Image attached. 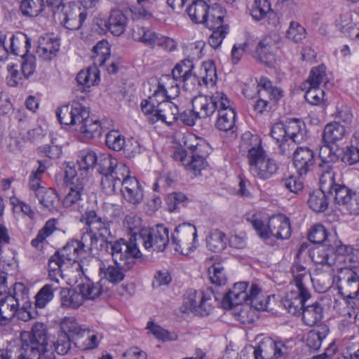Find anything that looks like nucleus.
I'll return each instance as SVG.
<instances>
[{
	"label": "nucleus",
	"instance_id": "nucleus-51",
	"mask_svg": "<svg viewBox=\"0 0 359 359\" xmlns=\"http://www.w3.org/2000/svg\"><path fill=\"white\" fill-rule=\"evenodd\" d=\"M309 208L317 212L325 211L328 206V201L325 192L322 189L312 191L308 199Z\"/></svg>",
	"mask_w": 359,
	"mask_h": 359
},
{
	"label": "nucleus",
	"instance_id": "nucleus-20",
	"mask_svg": "<svg viewBox=\"0 0 359 359\" xmlns=\"http://www.w3.org/2000/svg\"><path fill=\"white\" fill-rule=\"evenodd\" d=\"M130 174V170L126 164H121L113 172L103 175L101 180V187L108 195L116 192V188L121 186L122 179Z\"/></svg>",
	"mask_w": 359,
	"mask_h": 359
},
{
	"label": "nucleus",
	"instance_id": "nucleus-36",
	"mask_svg": "<svg viewBox=\"0 0 359 359\" xmlns=\"http://www.w3.org/2000/svg\"><path fill=\"white\" fill-rule=\"evenodd\" d=\"M345 135V126L341 125L338 121H333L325 126L323 140L326 144H335L341 140Z\"/></svg>",
	"mask_w": 359,
	"mask_h": 359
},
{
	"label": "nucleus",
	"instance_id": "nucleus-1",
	"mask_svg": "<svg viewBox=\"0 0 359 359\" xmlns=\"http://www.w3.org/2000/svg\"><path fill=\"white\" fill-rule=\"evenodd\" d=\"M20 341L0 349V359H55L53 344L48 341L47 328L42 323H36L31 332L21 333Z\"/></svg>",
	"mask_w": 359,
	"mask_h": 359
},
{
	"label": "nucleus",
	"instance_id": "nucleus-37",
	"mask_svg": "<svg viewBox=\"0 0 359 359\" xmlns=\"http://www.w3.org/2000/svg\"><path fill=\"white\" fill-rule=\"evenodd\" d=\"M248 299L246 302L250 304L252 307L259 311H266L269 301V296H264L261 294L260 287L255 283H252L248 290Z\"/></svg>",
	"mask_w": 359,
	"mask_h": 359
},
{
	"label": "nucleus",
	"instance_id": "nucleus-39",
	"mask_svg": "<svg viewBox=\"0 0 359 359\" xmlns=\"http://www.w3.org/2000/svg\"><path fill=\"white\" fill-rule=\"evenodd\" d=\"M127 18L120 10H112L106 27L115 36L122 34L126 27Z\"/></svg>",
	"mask_w": 359,
	"mask_h": 359
},
{
	"label": "nucleus",
	"instance_id": "nucleus-19",
	"mask_svg": "<svg viewBox=\"0 0 359 359\" xmlns=\"http://www.w3.org/2000/svg\"><path fill=\"white\" fill-rule=\"evenodd\" d=\"M123 198L132 205L140 204L144 198V191L142 186L135 177L128 176L122 179L121 189Z\"/></svg>",
	"mask_w": 359,
	"mask_h": 359
},
{
	"label": "nucleus",
	"instance_id": "nucleus-27",
	"mask_svg": "<svg viewBox=\"0 0 359 359\" xmlns=\"http://www.w3.org/2000/svg\"><path fill=\"white\" fill-rule=\"evenodd\" d=\"M172 158L175 161H180L185 167V169L194 176L201 175L202 170V156L198 153L192 154L191 160L187 161V151L183 149H177Z\"/></svg>",
	"mask_w": 359,
	"mask_h": 359
},
{
	"label": "nucleus",
	"instance_id": "nucleus-22",
	"mask_svg": "<svg viewBox=\"0 0 359 359\" xmlns=\"http://www.w3.org/2000/svg\"><path fill=\"white\" fill-rule=\"evenodd\" d=\"M344 281L339 287V293L346 299L347 304L349 300H353L359 297V276L356 269L347 270Z\"/></svg>",
	"mask_w": 359,
	"mask_h": 359
},
{
	"label": "nucleus",
	"instance_id": "nucleus-49",
	"mask_svg": "<svg viewBox=\"0 0 359 359\" xmlns=\"http://www.w3.org/2000/svg\"><path fill=\"white\" fill-rule=\"evenodd\" d=\"M45 8L44 0H22L20 9L24 16L34 18L38 16Z\"/></svg>",
	"mask_w": 359,
	"mask_h": 359
},
{
	"label": "nucleus",
	"instance_id": "nucleus-32",
	"mask_svg": "<svg viewBox=\"0 0 359 359\" xmlns=\"http://www.w3.org/2000/svg\"><path fill=\"white\" fill-rule=\"evenodd\" d=\"M253 56L266 66L273 65L275 57L272 51V42L270 38H264L258 43Z\"/></svg>",
	"mask_w": 359,
	"mask_h": 359
},
{
	"label": "nucleus",
	"instance_id": "nucleus-47",
	"mask_svg": "<svg viewBox=\"0 0 359 359\" xmlns=\"http://www.w3.org/2000/svg\"><path fill=\"white\" fill-rule=\"evenodd\" d=\"M59 253L63 259L70 265L76 262L79 256L83 252L81 245H79V241L72 239L67 243Z\"/></svg>",
	"mask_w": 359,
	"mask_h": 359
},
{
	"label": "nucleus",
	"instance_id": "nucleus-18",
	"mask_svg": "<svg viewBox=\"0 0 359 359\" xmlns=\"http://www.w3.org/2000/svg\"><path fill=\"white\" fill-rule=\"evenodd\" d=\"M87 108L79 102L62 106L56 114L61 124L77 126L83 115H87Z\"/></svg>",
	"mask_w": 359,
	"mask_h": 359
},
{
	"label": "nucleus",
	"instance_id": "nucleus-34",
	"mask_svg": "<svg viewBox=\"0 0 359 359\" xmlns=\"http://www.w3.org/2000/svg\"><path fill=\"white\" fill-rule=\"evenodd\" d=\"M179 109L176 104L172 102L162 104V107L156 109L151 122L161 121L168 125H171L178 118Z\"/></svg>",
	"mask_w": 359,
	"mask_h": 359
},
{
	"label": "nucleus",
	"instance_id": "nucleus-33",
	"mask_svg": "<svg viewBox=\"0 0 359 359\" xmlns=\"http://www.w3.org/2000/svg\"><path fill=\"white\" fill-rule=\"evenodd\" d=\"M300 314L302 315L304 323L311 327L322 320L323 317V308L318 302L309 305L304 304Z\"/></svg>",
	"mask_w": 359,
	"mask_h": 359
},
{
	"label": "nucleus",
	"instance_id": "nucleus-13",
	"mask_svg": "<svg viewBox=\"0 0 359 359\" xmlns=\"http://www.w3.org/2000/svg\"><path fill=\"white\" fill-rule=\"evenodd\" d=\"M196 227L191 224L183 223L175 228L172 235L171 244L175 251L188 255L196 248Z\"/></svg>",
	"mask_w": 359,
	"mask_h": 359
},
{
	"label": "nucleus",
	"instance_id": "nucleus-38",
	"mask_svg": "<svg viewBox=\"0 0 359 359\" xmlns=\"http://www.w3.org/2000/svg\"><path fill=\"white\" fill-rule=\"evenodd\" d=\"M69 264L60 256L59 252H55L48 261V278L54 283H59L62 280V267Z\"/></svg>",
	"mask_w": 359,
	"mask_h": 359
},
{
	"label": "nucleus",
	"instance_id": "nucleus-7",
	"mask_svg": "<svg viewBox=\"0 0 359 359\" xmlns=\"http://www.w3.org/2000/svg\"><path fill=\"white\" fill-rule=\"evenodd\" d=\"M61 331L70 334L72 343L80 350L93 349L98 346L97 333L89 326L80 325L74 317H65L60 323Z\"/></svg>",
	"mask_w": 359,
	"mask_h": 359
},
{
	"label": "nucleus",
	"instance_id": "nucleus-3",
	"mask_svg": "<svg viewBox=\"0 0 359 359\" xmlns=\"http://www.w3.org/2000/svg\"><path fill=\"white\" fill-rule=\"evenodd\" d=\"M81 222L88 227L79 241L83 252L97 251L99 247L111 236V222L99 215L94 210H88L82 215Z\"/></svg>",
	"mask_w": 359,
	"mask_h": 359
},
{
	"label": "nucleus",
	"instance_id": "nucleus-63",
	"mask_svg": "<svg viewBox=\"0 0 359 359\" xmlns=\"http://www.w3.org/2000/svg\"><path fill=\"white\" fill-rule=\"evenodd\" d=\"M147 328L149 330L150 332H151L156 339L162 341H175L177 339V334L170 332L159 325L154 324L153 322H149Z\"/></svg>",
	"mask_w": 359,
	"mask_h": 359
},
{
	"label": "nucleus",
	"instance_id": "nucleus-17",
	"mask_svg": "<svg viewBox=\"0 0 359 359\" xmlns=\"http://www.w3.org/2000/svg\"><path fill=\"white\" fill-rule=\"evenodd\" d=\"M293 165L299 175L311 171L316 164L314 151L308 147H297L292 151Z\"/></svg>",
	"mask_w": 359,
	"mask_h": 359
},
{
	"label": "nucleus",
	"instance_id": "nucleus-53",
	"mask_svg": "<svg viewBox=\"0 0 359 359\" xmlns=\"http://www.w3.org/2000/svg\"><path fill=\"white\" fill-rule=\"evenodd\" d=\"M225 239L223 232L217 229L212 231L206 238L207 248L212 252H219L225 248Z\"/></svg>",
	"mask_w": 359,
	"mask_h": 359
},
{
	"label": "nucleus",
	"instance_id": "nucleus-11",
	"mask_svg": "<svg viewBox=\"0 0 359 359\" xmlns=\"http://www.w3.org/2000/svg\"><path fill=\"white\" fill-rule=\"evenodd\" d=\"M80 1L83 4V8L74 4L63 6L60 18L63 26L69 30H77L82 27L88 15L86 8L94 6L97 0H80Z\"/></svg>",
	"mask_w": 359,
	"mask_h": 359
},
{
	"label": "nucleus",
	"instance_id": "nucleus-42",
	"mask_svg": "<svg viewBox=\"0 0 359 359\" xmlns=\"http://www.w3.org/2000/svg\"><path fill=\"white\" fill-rule=\"evenodd\" d=\"M77 288L79 290L81 294L83 296V302L86 299H95L96 298L99 297L102 292L104 290L102 280L94 283L90 280H88L83 284H79L77 286Z\"/></svg>",
	"mask_w": 359,
	"mask_h": 359
},
{
	"label": "nucleus",
	"instance_id": "nucleus-6",
	"mask_svg": "<svg viewBox=\"0 0 359 359\" xmlns=\"http://www.w3.org/2000/svg\"><path fill=\"white\" fill-rule=\"evenodd\" d=\"M248 285V283L245 281L235 283L233 287L222 297L221 302H219L220 295L216 294L212 288L208 287L205 292L203 291V307L207 305L209 308L206 315H209L214 307L219 304L224 309H231L246 302ZM205 311V309L203 308V311Z\"/></svg>",
	"mask_w": 359,
	"mask_h": 359
},
{
	"label": "nucleus",
	"instance_id": "nucleus-35",
	"mask_svg": "<svg viewBox=\"0 0 359 359\" xmlns=\"http://www.w3.org/2000/svg\"><path fill=\"white\" fill-rule=\"evenodd\" d=\"M60 304L63 308L78 309L83 304L79 290L62 287L60 292Z\"/></svg>",
	"mask_w": 359,
	"mask_h": 359
},
{
	"label": "nucleus",
	"instance_id": "nucleus-50",
	"mask_svg": "<svg viewBox=\"0 0 359 359\" xmlns=\"http://www.w3.org/2000/svg\"><path fill=\"white\" fill-rule=\"evenodd\" d=\"M257 93H260L276 101L283 96V91L277 87H273L271 82L265 77L260 78L257 85Z\"/></svg>",
	"mask_w": 359,
	"mask_h": 359
},
{
	"label": "nucleus",
	"instance_id": "nucleus-12",
	"mask_svg": "<svg viewBox=\"0 0 359 359\" xmlns=\"http://www.w3.org/2000/svg\"><path fill=\"white\" fill-rule=\"evenodd\" d=\"M138 240L148 251L163 252L169 243V231L161 224L143 229L140 232Z\"/></svg>",
	"mask_w": 359,
	"mask_h": 359
},
{
	"label": "nucleus",
	"instance_id": "nucleus-30",
	"mask_svg": "<svg viewBox=\"0 0 359 359\" xmlns=\"http://www.w3.org/2000/svg\"><path fill=\"white\" fill-rule=\"evenodd\" d=\"M128 269L118 264L106 265L102 264L100 266V280H102V283L105 280L112 285H116L124 279L125 271Z\"/></svg>",
	"mask_w": 359,
	"mask_h": 359
},
{
	"label": "nucleus",
	"instance_id": "nucleus-9",
	"mask_svg": "<svg viewBox=\"0 0 359 359\" xmlns=\"http://www.w3.org/2000/svg\"><path fill=\"white\" fill-rule=\"evenodd\" d=\"M64 180L69 190L62 201L63 206L76 208L80 205L86 195L89 179L83 176V173L79 175L74 168L67 165L65 170Z\"/></svg>",
	"mask_w": 359,
	"mask_h": 359
},
{
	"label": "nucleus",
	"instance_id": "nucleus-5",
	"mask_svg": "<svg viewBox=\"0 0 359 359\" xmlns=\"http://www.w3.org/2000/svg\"><path fill=\"white\" fill-rule=\"evenodd\" d=\"M291 271L297 290H292L287 293L282 300V304L289 313L296 316L301 313L304 304L311 297V294L304 283L305 279L309 278V274L306 267L298 263L292 265Z\"/></svg>",
	"mask_w": 359,
	"mask_h": 359
},
{
	"label": "nucleus",
	"instance_id": "nucleus-8",
	"mask_svg": "<svg viewBox=\"0 0 359 359\" xmlns=\"http://www.w3.org/2000/svg\"><path fill=\"white\" fill-rule=\"evenodd\" d=\"M136 241L137 238H134L128 242L122 238L116 241H106L105 249L111 255L115 264L130 269L135 259L142 255Z\"/></svg>",
	"mask_w": 359,
	"mask_h": 359
},
{
	"label": "nucleus",
	"instance_id": "nucleus-45",
	"mask_svg": "<svg viewBox=\"0 0 359 359\" xmlns=\"http://www.w3.org/2000/svg\"><path fill=\"white\" fill-rule=\"evenodd\" d=\"M59 288L60 284L54 282L43 285L36 294V307L39 309L44 308L53 299L55 291Z\"/></svg>",
	"mask_w": 359,
	"mask_h": 359
},
{
	"label": "nucleus",
	"instance_id": "nucleus-4",
	"mask_svg": "<svg viewBox=\"0 0 359 359\" xmlns=\"http://www.w3.org/2000/svg\"><path fill=\"white\" fill-rule=\"evenodd\" d=\"M203 96L206 102L203 104V111L206 116H211L218 109V118L215 126L223 131L231 130L235 125L236 113L226 95L216 91L215 93L210 92Z\"/></svg>",
	"mask_w": 359,
	"mask_h": 359
},
{
	"label": "nucleus",
	"instance_id": "nucleus-41",
	"mask_svg": "<svg viewBox=\"0 0 359 359\" xmlns=\"http://www.w3.org/2000/svg\"><path fill=\"white\" fill-rule=\"evenodd\" d=\"M97 161V156L92 150H85L81 152L79 159L77 160L79 175L83 173V176L88 177V173L93 170Z\"/></svg>",
	"mask_w": 359,
	"mask_h": 359
},
{
	"label": "nucleus",
	"instance_id": "nucleus-61",
	"mask_svg": "<svg viewBox=\"0 0 359 359\" xmlns=\"http://www.w3.org/2000/svg\"><path fill=\"white\" fill-rule=\"evenodd\" d=\"M290 343L291 341H269V344L266 345L267 346V350L270 349L273 351V357L275 359H284L285 356L290 353L291 349V346L289 344Z\"/></svg>",
	"mask_w": 359,
	"mask_h": 359
},
{
	"label": "nucleus",
	"instance_id": "nucleus-59",
	"mask_svg": "<svg viewBox=\"0 0 359 359\" xmlns=\"http://www.w3.org/2000/svg\"><path fill=\"white\" fill-rule=\"evenodd\" d=\"M307 88H302L305 92L304 97L308 103L311 105H320L325 102V91L321 87L308 86Z\"/></svg>",
	"mask_w": 359,
	"mask_h": 359
},
{
	"label": "nucleus",
	"instance_id": "nucleus-10",
	"mask_svg": "<svg viewBox=\"0 0 359 359\" xmlns=\"http://www.w3.org/2000/svg\"><path fill=\"white\" fill-rule=\"evenodd\" d=\"M251 224L257 234L264 239L269 238L271 236L280 239H287L291 234L289 219L283 215L271 217L267 224H264L262 220L257 218L253 219Z\"/></svg>",
	"mask_w": 359,
	"mask_h": 359
},
{
	"label": "nucleus",
	"instance_id": "nucleus-52",
	"mask_svg": "<svg viewBox=\"0 0 359 359\" xmlns=\"http://www.w3.org/2000/svg\"><path fill=\"white\" fill-rule=\"evenodd\" d=\"M96 164L98 165V171L103 175L113 172L117 167L123 163H118V161L108 154H100L97 156Z\"/></svg>",
	"mask_w": 359,
	"mask_h": 359
},
{
	"label": "nucleus",
	"instance_id": "nucleus-24",
	"mask_svg": "<svg viewBox=\"0 0 359 359\" xmlns=\"http://www.w3.org/2000/svg\"><path fill=\"white\" fill-rule=\"evenodd\" d=\"M193 65L189 60H184L177 63L172 71V76L167 75L164 77L170 83H174L175 80L180 82H187L188 80L197 81L200 86V81L192 74Z\"/></svg>",
	"mask_w": 359,
	"mask_h": 359
},
{
	"label": "nucleus",
	"instance_id": "nucleus-62",
	"mask_svg": "<svg viewBox=\"0 0 359 359\" xmlns=\"http://www.w3.org/2000/svg\"><path fill=\"white\" fill-rule=\"evenodd\" d=\"M154 1L155 0H137L138 6L130 9L133 18L134 20L150 18L151 17V13L148 8Z\"/></svg>",
	"mask_w": 359,
	"mask_h": 359
},
{
	"label": "nucleus",
	"instance_id": "nucleus-15",
	"mask_svg": "<svg viewBox=\"0 0 359 359\" xmlns=\"http://www.w3.org/2000/svg\"><path fill=\"white\" fill-rule=\"evenodd\" d=\"M329 192L334 196V202L351 215H359V191H353L344 185L333 183L330 185Z\"/></svg>",
	"mask_w": 359,
	"mask_h": 359
},
{
	"label": "nucleus",
	"instance_id": "nucleus-55",
	"mask_svg": "<svg viewBox=\"0 0 359 359\" xmlns=\"http://www.w3.org/2000/svg\"><path fill=\"white\" fill-rule=\"evenodd\" d=\"M110 50L109 44L106 41H99L93 48V63L95 65L102 66L109 58Z\"/></svg>",
	"mask_w": 359,
	"mask_h": 359
},
{
	"label": "nucleus",
	"instance_id": "nucleus-29",
	"mask_svg": "<svg viewBox=\"0 0 359 359\" xmlns=\"http://www.w3.org/2000/svg\"><path fill=\"white\" fill-rule=\"evenodd\" d=\"M311 259L316 264H334V247L332 243H323L309 251Z\"/></svg>",
	"mask_w": 359,
	"mask_h": 359
},
{
	"label": "nucleus",
	"instance_id": "nucleus-60",
	"mask_svg": "<svg viewBox=\"0 0 359 359\" xmlns=\"http://www.w3.org/2000/svg\"><path fill=\"white\" fill-rule=\"evenodd\" d=\"M306 36V29L298 22L292 21L286 31V37L294 43H300Z\"/></svg>",
	"mask_w": 359,
	"mask_h": 359
},
{
	"label": "nucleus",
	"instance_id": "nucleus-21",
	"mask_svg": "<svg viewBox=\"0 0 359 359\" xmlns=\"http://www.w3.org/2000/svg\"><path fill=\"white\" fill-rule=\"evenodd\" d=\"M271 136L278 144L279 154L290 157L294 149L293 144L289 142L286 121L274 123L271 128Z\"/></svg>",
	"mask_w": 359,
	"mask_h": 359
},
{
	"label": "nucleus",
	"instance_id": "nucleus-64",
	"mask_svg": "<svg viewBox=\"0 0 359 359\" xmlns=\"http://www.w3.org/2000/svg\"><path fill=\"white\" fill-rule=\"evenodd\" d=\"M125 141L124 137L117 130H111L106 135L107 146L114 151H121Z\"/></svg>",
	"mask_w": 359,
	"mask_h": 359
},
{
	"label": "nucleus",
	"instance_id": "nucleus-58",
	"mask_svg": "<svg viewBox=\"0 0 359 359\" xmlns=\"http://www.w3.org/2000/svg\"><path fill=\"white\" fill-rule=\"evenodd\" d=\"M272 13L271 3L269 0H255L250 13L255 20H261L268 14Z\"/></svg>",
	"mask_w": 359,
	"mask_h": 359
},
{
	"label": "nucleus",
	"instance_id": "nucleus-56",
	"mask_svg": "<svg viewBox=\"0 0 359 359\" xmlns=\"http://www.w3.org/2000/svg\"><path fill=\"white\" fill-rule=\"evenodd\" d=\"M332 236L327 232L323 225L316 224L311 229L308 234V238L313 243L321 245L323 243H331V236Z\"/></svg>",
	"mask_w": 359,
	"mask_h": 359
},
{
	"label": "nucleus",
	"instance_id": "nucleus-28",
	"mask_svg": "<svg viewBox=\"0 0 359 359\" xmlns=\"http://www.w3.org/2000/svg\"><path fill=\"white\" fill-rule=\"evenodd\" d=\"M286 128L287 132V139L289 142L293 144H300L306 140L307 130L305 123L300 119L294 118L286 121Z\"/></svg>",
	"mask_w": 359,
	"mask_h": 359
},
{
	"label": "nucleus",
	"instance_id": "nucleus-26",
	"mask_svg": "<svg viewBox=\"0 0 359 359\" xmlns=\"http://www.w3.org/2000/svg\"><path fill=\"white\" fill-rule=\"evenodd\" d=\"M75 130L80 133L84 140H88L99 137L102 128L100 121L90 118V113L87 109V115L83 116Z\"/></svg>",
	"mask_w": 359,
	"mask_h": 359
},
{
	"label": "nucleus",
	"instance_id": "nucleus-14",
	"mask_svg": "<svg viewBox=\"0 0 359 359\" xmlns=\"http://www.w3.org/2000/svg\"><path fill=\"white\" fill-rule=\"evenodd\" d=\"M13 295H8L0 301V325H4L13 318L20 304L27 299L28 291L22 283L14 285Z\"/></svg>",
	"mask_w": 359,
	"mask_h": 359
},
{
	"label": "nucleus",
	"instance_id": "nucleus-57",
	"mask_svg": "<svg viewBox=\"0 0 359 359\" xmlns=\"http://www.w3.org/2000/svg\"><path fill=\"white\" fill-rule=\"evenodd\" d=\"M55 224L56 220L55 219L48 220L43 227L39 231L36 237L32 241V245L36 248H42V243L56 230Z\"/></svg>",
	"mask_w": 359,
	"mask_h": 359
},
{
	"label": "nucleus",
	"instance_id": "nucleus-2",
	"mask_svg": "<svg viewBox=\"0 0 359 359\" xmlns=\"http://www.w3.org/2000/svg\"><path fill=\"white\" fill-rule=\"evenodd\" d=\"M241 147L248 151L249 169L254 176L268 180L277 172L278 165L276 161L267 154L257 136L250 133L243 134Z\"/></svg>",
	"mask_w": 359,
	"mask_h": 359
},
{
	"label": "nucleus",
	"instance_id": "nucleus-48",
	"mask_svg": "<svg viewBox=\"0 0 359 359\" xmlns=\"http://www.w3.org/2000/svg\"><path fill=\"white\" fill-rule=\"evenodd\" d=\"M34 196L37 198L39 203L48 210L55 208L59 201L57 194L51 188L39 189Z\"/></svg>",
	"mask_w": 359,
	"mask_h": 359
},
{
	"label": "nucleus",
	"instance_id": "nucleus-16",
	"mask_svg": "<svg viewBox=\"0 0 359 359\" xmlns=\"http://www.w3.org/2000/svg\"><path fill=\"white\" fill-rule=\"evenodd\" d=\"M319 158L320 162L318 167L322 172L320 177L321 184H325L329 180L330 185L334 183V174L332 173V163L337 162L339 156L337 154L334 149L329 145L324 144L320 147L319 150Z\"/></svg>",
	"mask_w": 359,
	"mask_h": 359
},
{
	"label": "nucleus",
	"instance_id": "nucleus-54",
	"mask_svg": "<svg viewBox=\"0 0 359 359\" xmlns=\"http://www.w3.org/2000/svg\"><path fill=\"white\" fill-rule=\"evenodd\" d=\"M22 43H25V53L22 55V72L25 78H28L32 75L36 69L35 57L33 55H29L26 53L28 52V48L30 47V41L26 38Z\"/></svg>",
	"mask_w": 359,
	"mask_h": 359
},
{
	"label": "nucleus",
	"instance_id": "nucleus-44",
	"mask_svg": "<svg viewBox=\"0 0 359 359\" xmlns=\"http://www.w3.org/2000/svg\"><path fill=\"white\" fill-rule=\"evenodd\" d=\"M99 80V71L95 65L87 69L81 70L76 76V81L78 84L81 86V90H85L86 88H88L94 86Z\"/></svg>",
	"mask_w": 359,
	"mask_h": 359
},
{
	"label": "nucleus",
	"instance_id": "nucleus-46",
	"mask_svg": "<svg viewBox=\"0 0 359 359\" xmlns=\"http://www.w3.org/2000/svg\"><path fill=\"white\" fill-rule=\"evenodd\" d=\"M202 304V294H198L194 289H189L185 294L183 305L180 307L182 313H196Z\"/></svg>",
	"mask_w": 359,
	"mask_h": 359
},
{
	"label": "nucleus",
	"instance_id": "nucleus-23",
	"mask_svg": "<svg viewBox=\"0 0 359 359\" xmlns=\"http://www.w3.org/2000/svg\"><path fill=\"white\" fill-rule=\"evenodd\" d=\"M205 264L210 282L218 286L225 285L227 278L219 256L216 255L207 258Z\"/></svg>",
	"mask_w": 359,
	"mask_h": 359
},
{
	"label": "nucleus",
	"instance_id": "nucleus-25",
	"mask_svg": "<svg viewBox=\"0 0 359 359\" xmlns=\"http://www.w3.org/2000/svg\"><path fill=\"white\" fill-rule=\"evenodd\" d=\"M217 0H208L210 4H206L203 1V4H205L208 8L205 15H203V24L211 30L215 29V27L221 28L222 27H227L223 25L224 12L221 6L216 3Z\"/></svg>",
	"mask_w": 359,
	"mask_h": 359
},
{
	"label": "nucleus",
	"instance_id": "nucleus-31",
	"mask_svg": "<svg viewBox=\"0 0 359 359\" xmlns=\"http://www.w3.org/2000/svg\"><path fill=\"white\" fill-rule=\"evenodd\" d=\"M59 48L60 43L57 39L46 36L39 38L36 53L42 59L50 60L56 55Z\"/></svg>",
	"mask_w": 359,
	"mask_h": 359
},
{
	"label": "nucleus",
	"instance_id": "nucleus-43",
	"mask_svg": "<svg viewBox=\"0 0 359 359\" xmlns=\"http://www.w3.org/2000/svg\"><path fill=\"white\" fill-rule=\"evenodd\" d=\"M327 83L326 68L324 65H320L311 69L309 78L302 83L301 88H308V86L320 87L323 83L325 86Z\"/></svg>",
	"mask_w": 359,
	"mask_h": 359
},
{
	"label": "nucleus",
	"instance_id": "nucleus-40",
	"mask_svg": "<svg viewBox=\"0 0 359 359\" xmlns=\"http://www.w3.org/2000/svg\"><path fill=\"white\" fill-rule=\"evenodd\" d=\"M329 332V328L325 325H320L316 328L309 331L306 336V343L307 346L313 351L318 350L323 339Z\"/></svg>",
	"mask_w": 359,
	"mask_h": 359
}]
</instances>
